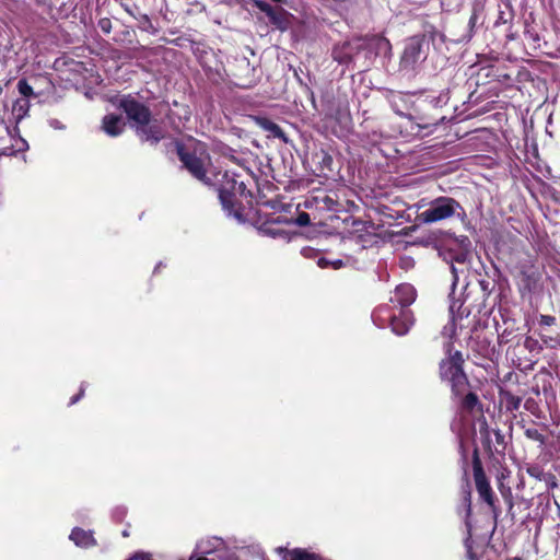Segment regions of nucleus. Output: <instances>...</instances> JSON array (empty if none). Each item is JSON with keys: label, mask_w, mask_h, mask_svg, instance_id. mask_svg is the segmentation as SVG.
I'll use <instances>...</instances> for the list:
<instances>
[{"label": "nucleus", "mask_w": 560, "mask_h": 560, "mask_svg": "<svg viewBox=\"0 0 560 560\" xmlns=\"http://www.w3.org/2000/svg\"><path fill=\"white\" fill-rule=\"evenodd\" d=\"M453 217H465L460 203L451 197H439L430 201L428 208L418 214V220L431 224Z\"/></svg>", "instance_id": "nucleus-1"}, {"label": "nucleus", "mask_w": 560, "mask_h": 560, "mask_svg": "<svg viewBox=\"0 0 560 560\" xmlns=\"http://www.w3.org/2000/svg\"><path fill=\"white\" fill-rule=\"evenodd\" d=\"M179 160L188 172L197 179L206 182V165L209 156L202 143L189 141L188 144H178Z\"/></svg>", "instance_id": "nucleus-2"}, {"label": "nucleus", "mask_w": 560, "mask_h": 560, "mask_svg": "<svg viewBox=\"0 0 560 560\" xmlns=\"http://www.w3.org/2000/svg\"><path fill=\"white\" fill-rule=\"evenodd\" d=\"M390 305H382L377 307L373 314V322L382 327L386 322H389L392 330L398 336H402L408 332L413 324L412 314L408 310H400L399 314L390 312Z\"/></svg>", "instance_id": "nucleus-3"}, {"label": "nucleus", "mask_w": 560, "mask_h": 560, "mask_svg": "<svg viewBox=\"0 0 560 560\" xmlns=\"http://www.w3.org/2000/svg\"><path fill=\"white\" fill-rule=\"evenodd\" d=\"M119 106L124 109L130 121L141 127L142 131L147 135V140L152 139L154 142H158L161 139V135L158 131L147 127L150 120V112L143 104L133 97L124 96L119 102Z\"/></svg>", "instance_id": "nucleus-4"}, {"label": "nucleus", "mask_w": 560, "mask_h": 560, "mask_svg": "<svg viewBox=\"0 0 560 560\" xmlns=\"http://www.w3.org/2000/svg\"><path fill=\"white\" fill-rule=\"evenodd\" d=\"M462 354L456 351L453 355L443 360L440 365L442 378L448 381L454 395H462L468 386L467 377L462 369Z\"/></svg>", "instance_id": "nucleus-5"}, {"label": "nucleus", "mask_w": 560, "mask_h": 560, "mask_svg": "<svg viewBox=\"0 0 560 560\" xmlns=\"http://www.w3.org/2000/svg\"><path fill=\"white\" fill-rule=\"evenodd\" d=\"M472 468H474V479H475V483H476V489H477L480 498L485 502H487L489 505H493L492 489H491V486L486 477V474L483 471V468L481 466V463H480L477 452H475V455H474Z\"/></svg>", "instance_id": "nucleus-6"}, {"label": "nucleus", "mask_w": 560, "mask_h": 560, "mask_svg": "<svg viewBox=\"0 0 560 560\" xmlns=\"http://www.w3.org/2000/svg\"><path fill=\"white\" fill-rule=\"evenodd\" d=\"M424 42L418 37L410 38L401 56V66L404 68H413L418 62L425 59L423 50Z\"/></svg>", "instance_id": "nucleus-7"}, {"label": "nucleus", "mask_w": 560, "mask_h": 560, "mask_svg": "<svg viewBox=\"0 0 560 560\" xmlns=\"http://www.w3.org/2000/svg\"><path fill=\"white\" fill-rule=\"evenodd\" d=\"M416 300V290L411 284L404 283L395 289L394 295L390 298L393 306H399L406 310Z\"/></svg>", "instance_id": "nucleus-8"}, {"label": "nucleus", "mask_w": 560, "mask_h": 560, "mask_svg": "<svg viewBox=\"0 0 560 560\" xmlns=\"http://www.w3.org/2000/svg\"><path fill=\"white\" fill-rule=\"evenodd\" d=\"M70 540L80 548H90L96 545V540L92 530H84L80 527H74L69 536Z\"/></svg>", "instance_id": "nucleus-9"}, {"label": "nucleus", "mask_w": 560, "mask_h": 560, "mask_svg": "<svg viewBox=\"0 0 560 560\" xmlns=\"http://www.w3.org/2000/svg\"><path fill=\"white\" fill-rule=\"evenodd\" d=\"M102 128L110 137L119 136L125 128V122L120 116L108 114L103 118Z\"/></svg>", "instance_id": "nucleus-10"}, {"label": "nucleus", "mask_w": 560, "mask_h": 560, "mask_svg": "<svg viewBox=\"0 0 560 560\" xmlns=\"http://www.w3.org/2000/svg\"><path fill=\"white\" fill-rule=\"evenodd\" d=\"M255 122L258 127L269 133V137L278 138L283 140V142H288V139L283 132V130L273 121L266 117H255Z\"/></svg>", "instance_id": "nucleus-11"}, {"label": "nucleus", "mask_w": 560, "mask_h": 560, "mask_svg": "<svg viewBox=\"0 0 560 560\" xmlns=\"http://www.w3.org/2000/svg\"><path fill=\"white\" fill-rule=\"evenodd\" d=\"M219 199L221 201L222 208L224 209L228 215L241 219V214L235 209V196L233 192L230 191L229 188L220 189Z\"/></svg>", "instance_id": "nucleus-12"}, {"label": "nucleus", "mask_w": 560, "mask_h": 560, "mask_svg": "<svg viewBox=\"0 0 560 560\" xmlns=\"http://www.w3.org/2000/svg\"><path fill=\"white\" fill-rule=\"evenodd\" d=\"M30 107V100L25 97H20L13 103L12 116L16 125H19L21 120L27 116Z\"/></svg>", "instance_id": "nucleus-13"}, {"label": "nucleus", "mask_w": 560, "mask_h": 560, "mask_svg": "<svg viewBox=\"0 0 560 560\" xmlns=\"http://www.w3.org/2000/svg\"><path fill=\"white\" fill-rule=\"evenodd\" d=\"M526 471L530 477H533L539 481H545L547 487L556 486L553 475L545 472L544 469L539 465H530L526 468Z\"/></svg>", "instance_id": "nucleus-14"}, {"label": "nucleus", "mask_w": 560, "mask_h": 560, "mask_svg": "<svg viewBox=\"0 0 560 560\" xmlns=\"http://www.w3.org/2000/svg\"><path fill=\"white\" fill-rule=\"evenodd\" d=\"M318 556L314 553H308L306 551L295 549L292 551H288L284 556L285 560H316Z\"/></svg>", "instance_id": "nucleus-15"}, {"label": "nucleus", "mask_w": 560, "mask_h": 560, "mask_svg": "<svg viewBox=\"0 0 560 560\" xmlns=\"http://www.w3.org/2000/svg\"><path fill=\"white\" fill-rule=\"evenodd\" d=\"M460 396H463L462 407L467 411H472L479 405V399L474 393H464Z\"/></svg>", "instance_id": "nucleus-16"}, {"label": "nucleus", "mask_w": 560, "mask_h": 560, "mask_svg": "<svg viewBox=\"0 0 560 560\" xmlns=\"http://www.w3.org/2000/svg\"><path fill=\"white\" fill-rule=\"evenodd\" d=\"M222 540L220 538H212L211 540L200 541L198 544V549L201 553H211L214 549L219 548L222 545Z\"/></svg>", "instance_id": "nucleus-17"}, {"label": "nucleus", "mask_w": 560, "mask_h": 560, "mask_svg": "<svg viewBox=\"0 0 560 560\" xmlns=\"http://www.w3.org/2000/svg\"><path fill=\"white\" fill-rule=\"evenodd\" d=\"M270 22L280 30L287 28L285 12L282 9H276L275 13L269 16Z\"/></svg>", "instance_id": "nucleus-18"}, {"label": "nucleus", "mask_w": 560, "mask_h": 560, "mask_svg": "<svg viewBox=\"0 0 560 560\" xmlns=\"http://www.w3.org/2000/svg\"><path fill=\"white\" fill-rule=\"evenodd\" d=\"M18 90L22 97L30 100V97L35 96L33 88L27 83L26 80H20L18 82Z\"/></svg>", "instance_id": "nucleus-19"}, {"label": "nucleus", "mask_w": 560, "mask_h": 560, "mask_svg": "<svg viewBox=\"0 0 560 560\" xmlns=\"http://www.w3.org/2000/svg\"><path fill=\"white\" fill-rule=\"evenodd\" d=\"M526 438L539 442L540 444L545 443V436L535 428H527L525 430Z\"/></svg>", "instance_id": "nucleus-20"}, {"label": "nucleus", "mask_w": 560, "mask_h": 560, "mask_svg": "<svg viewBox=\"0 0 560 560\" xmlns=\"http://www.w3.org/2000/svg\"><path fill=\"white\" fill-rule=\"evenodd\" d=\"M255 4L261 12L266 13L268 18L271 16L276 11V9L272 8L269 3L261 0H256Z\"/></svg>", "instance_id": "nucleus-21"}, {"label": "nucleus", "mask_w": 560, "mask_h": 560, "mask_svg": "<svg viewBox=\"0 0 560 560\" xmlns=\"http://www.w3.org/2000/svg\"><path fill=\"white\" fill-rule=\"evenodd\" d=\"M506 402L510 409L517 410L521 405V398L512 394L506 395Z\"/></svg>", "instance_id": "nucleus-22"}, {"label": "nucleus", "mask_w": 560, "mask_h": 560, "mask_svg": "<svg viewBox=\"0 0 560 560\" xmlns=\"http://www.w3.org/2000/svg\"><path fill=\"white\" fill-rule=\"evenodd\" d=\"M311 222L310 214L306 212H301L296 218V223L300 226H306Z\"/></svg>", "instance_id": "nucleus-23"}, {"label": "nucleus", "mask_w": 560, "mask_h": 560, "mask_svg": "<svg viewBox=\"0 0 560 560\" xmlns=\"http://www.w3.org/2000/svg\"><path fill=\"white\" fill-rule=\"evenodd\" d=\"M556 323V318L550 315H540L539 324L544 326H551Z\"/></svg>", "instance_id": "nucleus-24"}, {"label": "nucleus", "mask_w": 560, "mask_h": 560, "mask_svg": "<svg viewBox=\"0 0 560 560\" xmlns=\"http://www.w3.org/2000/svg\"><path fill=\"white\" fill-rule=\"evenodd\" d=\"M98 26H100V28H101L104 33L108 34V33L110 32V30H112V23H110V20H108V19H102V20L98 22Z\"/></svg>", "instance_id": "nucleus-25"}, {"label": "nucleus", "mask_w": 560, "mask_h": 560, "mask_svg": "<svg viewBox=\"0 0 560 560\" xmlns=\"http://www.w3.org/2000/svg\"><path fill=\"white\" fill-rule=\"evenodd\" d=\"M451 270H452V273H453V288L457 284L458 280H459V273H464V269H458L457 267H455L454 265L451 266Z\"/></svg>", "instance_id": "nucleus-26"}, {"label": "nucleus", "mask_w": 560, "mask_h": 560, "mask_svg": "<svg viewBox=\"0 0 560 560\" xmlns=\"http://www.w3.org/2000/svg\"><path fill=\"white\" fill-rule=\"evenodd\" d=\"M348 262H349V259H347L346 261L342 259H335V260H330V267L332 269H339L343 266H347Z\"/></svg>", "instance_id": "nucleus-27"}, {"label": "nucleus", "mask_w": 560, "mask_h": 560, "mask_svg": "<svg viewBox=\"0 0 560 560\" xmlns=\"http://www.w3.org/2000/svg\"><path fill=\"white\" fill-rule=\"evenodd\" d=\"M84 390H85V388H84V385L82 384L81 388H80V393L70 399V405H74L75 402H78L81 399V397L84 395Z\"/></svg>", "instance_id": "nucleus-28"}, {"label": "nucleus", "mask_w": 560, "mask_h": 560, "mask_svg": "<svg viewBox=\"0 0 560 560\" xmlns=\"http://www.w3.org/2000/svg\"><path fill=\"white\" fill-rule=\"evenodd\" d=\"M49 126L57 130H63L65 126L58 119H50Z\"/></svg>", "instance_id": "nucleus-29"}, {"label": "nucleus", "mask_w": 560, "mask_h": 560, "mask_svg": "<svg viewBox=\"0 0 560 560\" xmlns=\"http://www.w3.org/2000/svg\"><path fill=\"white\" fill-rule=\"evenodd\" d=\"M505 23H508V18L505 16V13L503 11H500L498 20L495 21V25L505 24Z\"/></svg>", "instance_id": "nucleus-30"}, {"label": "nucleus", "mask_w": 560, "mask_h": 560, "mask_svg": "<svg viewBox=\"0 0 560 560\" xmlns=\"http://www.w3.org/2000/svg\"><path fill=\"white\" fill-rule=\"evenodd\" d=\"M244 188H245L244 183H242V182L238 183L236 179L232 180L231 189H233V190H236V189L243 190Z\"/></svg>", "instance_id": "nucleus-31"}, {"label": "nucleus", "mask_w": 560, "mask_h": 560, "mask_svg": "<svg viewBox=\"0 0 560 560\" xmlns=\"http://www.w3.org/2000/svg\"><path fill=\"white\" fill-rule=\"evenodd\" d=\"M317 265L320 268H327V267H330V260L327 259V258L322 257V258L318 259Z\"/></svg>", "instance_id": "nucleus-32"}, {"label": "nucleus", "mask_w": 560, "mask_h": 560, "mask_svg": "<svg viewBox=\"0 0 560 560\" xmlns=\"http://www.w3.org/2000/svg\"><path fill=\"white\" fill-rule=\"evenodd\" d=\"M335 58L338 59L339 62H347L348 61L347 58L339 57L336 51H335Z\"/></svg>", "instance_id": "nucleus-33"}, {"label": "nucleus", "mask_w": 560, "mask_h": 560, "mask_svg": "<svg viewBox=\"0 0 560 560\" xmlns=\"http://www.w3.org/2000/svg\"><path fill=\"white\" fill-rule=\"evenodd\" d=\"M468 504H467V513L470 512V493H467V498H466Z\"/></svg>", "instance_id": "nucleus-34"}, {"label": "nucleus", "mask_w": 560, "mask_h": 560, "mask_svg": "<svg viewBox=\"0 0 560 560\" xmlns=\"http://www.w3.org/2000/svg\"><path fill=\"white\" fill-rule=\"evenodd\" d=\"M424 207V201L421 200L420 202L417 203V208L420 210Z\"/></svg>", "instance_id": "nucleus-35"}, {"label": "nucleus", "mask_w": 560, "mask_h": 560, "mask_svg": "<svg viewBox=\"0 0 560 560\" xmlns=\"http://www.w3.org/2000/svg\"><path fill=\"white\" fill-rule=\"evenodd\" d=\"M456 261H457V262H464V257H458V258L456 259Z\"/></svg>", "instance_id": "nucleus-36"}, {"label": "nucleus", "mask_w": 560, "mask_h": 560, "mask_svg": "<svg viewBox=\"0 0 560 560\" xmlns=\"http://www.w3.org/2000/svg\"><path fill=\"white\" fill-rule=\"evenodd\" d=\"M21 141H22L23 145H24L25 148H27V143H26V141H25V140H23V139H21Z\"/></svg>", "instance_id": "nucleus-37"}, {"label": "nucleus", "mask_w": 560, "mask_h": 560, "mask_svg": "<svg viewBox=\"0 0 560 560\" xmlns=\"http://www.w3.org/2000/svg\"><path fill=\"white\" fill-rule=\"evenodd\" d=\"M196 560H208V559H207V558L201 557V558H198V559H196Z\"/></svg>", "instance_id": "nucleus-38"}]
</instances>
